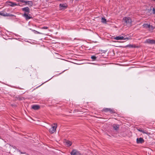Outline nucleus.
Listing matches in <instances>:
<instances>
[{
	"mask_svg": "<svg viewBox=\"0 0 155 155\" xmlns=\"http://www.w3.org/2000/svg\"><path fill=\"white\" fill-rule=\"evenodd\" d=\"M91 58L92 59V61H94L96 60L97 57H96L95 56L93 55L91 56Z\"/></svg>",
	"mask_w": 155,
	"mask_h": 155,
	"instance_id": "aec40b11",
	"label": "nucleus"
},
{
	"mask_svg": "<svg viewBox=\"0 0 155 155\" xmlns=\"http://www.w3.org/2000/svg\"><path fill=\"white\" fill-rule=\"evenodd\" d=\"M72 144V142L69 141H67L66 142V144L68 146H71Z\"/></svg>",
	"mask_w": 155,
	"mask_h": 155,
	"instance_id": "f3484780",
	"label": "nucleus"
},
{
	"mask_svg": "<svg viewBox=\"0 0 155 155\" xmlns=\"http://www.w3.org/2000/svg\"><path fill=\"white\" fill-rule=\"evenodd\" d=\"M152 11L153 12V13L154 14H155V8H153Z\"/></svg>",
	"mask_w": 155,
	"mask_h": 155,
	"instance_id": "393cba45",
	"label": "nucleus"
},
{
	"mask_svg": "<svg viewBox=\"0 0 155 155\" xmlns=\"http://www.w3.org/2000/svg\"><path fill=\"white\" fill-rule=\"evenodd\" d=\"M137 130L140 132H142L143 134H146L147 135L150 134L148 132L144 130V129H143L142 128H137Z\"/></svg>",
	"mask_w": 155,
	"mask_h": 155,
	"instance_id": "0eeeda50",
	"label": "nucleus"
},
{
	"mask_svg": "<svg viewBox=\"0 0 155 155\" xmlns=\"http://www.w3.org/2000/svg\"><path fill=\"white\" fill-rule=\"evenodd\" d=\"M127 47H130V48H135L136 47V46H135V45H127Z\"/></svg>",
	"mask_w": 155,
	"mask_h": 155,
	"instance_id": "5701e85b",
	"label": "nucleus"
},
{
	"mask_svg": "<svg viewBox=\"0 0 155 155\" xmlns=\"http://www.w3.org/2000/svg\"><path fill=\"white\" fill-rule=\"evenodd\" d=\"M54 126H52L49 130V132L51 134L54 133L55 131L57 125V123H54Z\"/></svg>",
	"mask_w": 155,
	"mask_h": 155,
	"instance_id": "39448f33",
	"label": "nucleus"
},
{
	"mask_svg": "<svg viewBox=\"0 0 155 155\" xmlns=\"http://www.w3.org/2000/svg\"><path fill=\"white\" fill-rule=\"evenodd\" d=\"M155 27H154L152 25H149V27H148V30L149 31H153L154 30V29Z\"/></svg>",
	"mask_w": 155,
	"mask_h": 155,
	"instance_id": "dca6fc26",
	"label": "nucleus"
},
{
	"mask_svg": "<svg viewBox=\"0 0 155 155\" xmlns=\"http://www.w3.org/2000/svg\"><path fill=\"white\" fill-rule=\"evenodd\" d=\"M17 99L19 100H21L22 99V98L18 97H17Z\"/></svg>",
	"mask_w": 155,
	"mask_h": 155,
	"instance_id": "a878e982",
	"label": "nucleus"
},
{
	"mask_svg": "<svg viewBox=\"0 0 155 155\" xmlns=\"http://www.w3.org/2000/svg\"><path fill=\"white\" fill-rule=\"evenodd\" d=\"M48 28V27L46 26H44L42 28V29H47Z\"/></svg>",
	"mask_w": 155,
	"mask_h": 155,
	"instance_id": "bb28decb",
	"label": "nucleus"
},
{
	"mask_svg": "<svg viewBox=\"0 0 155 155\" xmlns=\"http://www.w3.org/2000/svg\"><path fill=\"white\" fill-rule=\"evenodd\" d=\"M7 3L10 6L13 7L17 5L15 3L13 2H7Z\"/></svg>",
	"mask_w": 155,
	"mask_h": 155,
	"instance_id": "9b49d317",
	"label": "nucleus"
},
{
	"mask_svg": "<svg viewBox=\"0 0 155 155\" xmlns=\"http://www.w3.org/2000/svg\"><path fill=\"white\" fill-rule=\"evenodd\" d=\"M101 22L103 23H105L106 22V20L104 18H102L101 19Z\"/></svg>",
	"mask_w": 155,
	"mask_h": 155,
	"instance_id": "412c9836",
	"label": "nucleus"
},
{
	"mask_svg": "<svg viewBox=\"0 0 155 155\" xmlns=\"http://www.w3.org/2000/svg\"><path fill=\"white\" fill-rule=\"evenodd\" d=\"M0 15H1L6 17V16H15L14 15L10 14H8L6 13V12L4 11H2L0 12Z\"/></svg>",
	"mask_w": 155,
	"mask_h": 155,
	"instance_id": "f03ea898",
	"label": "nucleus"
},
{
	"mask_svg": "<svg viewBox=\"0 0 155 155\" xmlns=\"http://www.w3.org/2000/svg\"><path fill=\"white\" fill-rule=\"evenodd\" d=\"M102 111H104V112H107L108 111H109L111 114L116 113V112L113 109L109 108H104L103 109Z\"/></svg>",
	"mask_w": 155,
	"mask_h": 155,
	"instance_id": "7ed1b4c3",
	"label": "nucleus"
},
{
	"mask_svg": "<svg viewBox=\"0 0 155 155\" xmlns=\"http://www.w3.org/2000/svg\"><path fill=\"white\" fill-rule=\"evenodd\" d=\"M20 2L22 3H25L26 4H28V2H29V1H25L24 0H20Z\"/></svg>",
	"mask_w": 155,
	"mask_h": 155,
	"instance_id": "a211bd4d",
	"label": "nucleus"
},
{
	"mask_svg": "<svg viewBox=\"0 0 155 155\" xmlns=\"http://www.w3.org/2000/svg\"><path fill=\"white\" fill-rule=\"evenodd\" d=\"M30 6H32L33 5V2L32 1H29L28 2V4Z\"/></svg>",
	"mask_w": 155,
	"mask_h": 155,
	"instance_id": "4be33fe9",
	"label": "nucleus"
},
{
	"mask_svg": "<svg viewBox=\"0 0 155 155\" xmlns=\"http://www.w3.org/2000/svg\"><path fill=\"white\" fill-rule=\"evenodd\" d=\"M32 31H34V32L35 33H37V34H40V33L37 31H36L35 30H32Z\"/></svg>",
	"mask_w": 155,
	"mask_h": 155,
	"instance_id": "b1692460",
	"label": "nucleus"
},
{
	"mask_svg": "<svg viewBox=\"0 0 155 155\" xmlns=\"http://www.w3.org/2000/svg\"><path fill=\"white\" fill-rule=\"evenodd\" d=\"M149 25H148V24H144L143 25V28L147 29L148 28Z\"/></svg>",
	"mask_w": 155,
	"mask_h": 155,
	"instance_id": "6ab92c4d",
	"label": "nucleus"
},
{
	"mask_svg": "<svg viewBox=\"0 0 155 155\" xmlns=\"http://www.w3.org/2000/svg\"><path fill=\"white\" fill-rule=\"evenodd\" d=\"M114 38L117 40H129L130 39V38L128 37H127L125 35H124V36H118Z\"/></svg>",
	"mask_w": 155,
	"mask_h": 155,
	"instance_id": "20e7f679",
	"label": "nucleus"
},
{
	"mask_svg": "<svg viewBox=\"0 0 155 155\" xmlns=\"http://www.w3.org/2000/svg\"><path fill=\"white\" fill-rule=\"evenodd\" d=\"M22 11L25 12V13H29L30 12V8L28 7H26L22 8Z\"/></svg>",
	"mask_w": 155,
	"mask_h": 155,
	"instance_id": "6e6552de",
	"label": "nucleus"
},
{
	"mask_svg": "<svg viewBox=\"0 0 155 155\" xmlns=\"http://www.w3.org/2000/svg\"><path fill=\"white\" fill-rule=\"evenodd\" d=\"M19 152H20V153H21V154H25V153H23V152H21V151H20V150H19Z\"/></svg>",
	"mask_w": 155,
	"mask_h": 155,
	"instance_id": "c85d7f7f",
	"label": "nucleus"
},
{
	"mask_svg": "<svg viewBox=\"0 0 155 155\" xmlns=\"http://www.w3.org/2000/svg\"><path fill=\"white\" fill-rule=\"evenodd\" d=\"M76 155H81V153L79 151H78Z\"/></svg>",
	"mask_w": 155,
	"mask_h": 155,
	"instance_id": "cd10ccee",
	"label": "nucleus"
},
{
	"mask_svg": "<svg viewBox=\"0 0 155 155\" xmlns=\"http://www.w3.org/2000/svg\"><path fill=\"white\" fill-rule=\"evenodd\" d=\"M122 35H124V34H122Z\"/></svg>",
	"mask_w": 155,
	"mask_h": 155,
	"instance_id": "c756f323",
	"label": "nucleus"
},
{
	"mask_svg": "<svg viewBox=\"0 0 155 155\" xmlns=\"http://www.w3.org/2000/svg\"><path fill=\"white\" fill-rule=\"evenodd\" d=\"M113 127L114 130H117L119 129V125L117 124H114L113 125Z\"/></svg>",
	"mask_w": 155,
	"mask_h": 155,
	"instance_id": "4468645a",
	"label": "nucleus"
},
{
	"mask_svg": "<svg viewBox=\"0 0 155 155\" xmlns=\"http://www.w3.org/2000/svg\"><path fill=\"white\" fill-rule=\"evenodd\" d=\"M144 141V140L142 137L137 138V143H142Z\"/></svg>",
	"mask_w": 155,
	"mask_h": 155,
	"instance_id": "1a4fd4ad",
	"label": "nucleus"
},
{
	"mask_svg": "<svg viewBox=\"0 0 155 155\" xmlns=\"http://www.w3.org/2000/svg\"><path fill=\"white\" fill-rule=\"evenodd\" d=\"M146 41L148 43L155 44V41L153 40L147 39Z\"/></svg>",
	"mask_w": 155,
	"mask_h": 155,
	"instance_id": "f8f14e48",
	"label": "nucleus"
},
{
	"mask_svg": "<svg viewBox=\"0 0 155 155\" xmlns=\"http://www.w3.org/2000/svg\"><path fill=\"white\" fill-rule=\"evenodd\" d=\"M23 16L25 17L26 20L32 18V17L31 16V15L29 14V13H24L22 15Z\"/></svg>",
	"mask_w": 155,
	"mask_h": 155,
	"instance_id": "423d86ee",
	"label": "nucleus"
},
{
	"mask_svg": "<svg viewBox=\"0 0 155 155\" xmlns=\"http://www.w3.org/2000/svg\"><path fill=\"white\" fill-rule=\"evenodd\" d=\"M40 108L39 106L37 105H33L32 106V108L35 110H38Z\"/></svg>",
	"mask_w": 155,
	"mask_h": 155,
	"instance_id": "ddd939ff",
	"label": "nucleus"
},
{
	"mask_svg": "<svg viewBox=\"0 0 155 155\" xmlns=\"http://www.w3.org/2000/svg\"><path fill=\"white\" fill-rule=\"evenodd\" d=\"M60 6L61 9H65L68 7L67 5L66 4L61 3L60 4Z\"/></svg>",
	"mask_w": 155,
	"mask_h": 155,
	"instance_id": "9d476101",
	"label": "nucleus"
},
{
	"mask_svg": "<svg viewBox=\"0 0 155 155\" xmlns=\"http://www.w3.org/2000/svg\"><path fill=\"white\" fill-rule=\"evenodd\" d=\"M123 22L124 25H127L128 26H131L132 25V20L129 17H124L123 19Z\"/></svg>",
	"mask_w": 155,
	"mask_h": 155,
	"instance_id": "f257e3e1",
	"label": "nucleus"
},
{
	"mask_svg": "<svg viewBox=\"0 0 155 155\" xmlns=\"http://www.w3.org/2000/svg\"><path fill=\"white\" fill-rule=\"evenodd\" d=\"M78 151L74 149L71 152L70 154L71 155H76Z\"/></svg>",
	"mask_w": 155,
	"mask_h": 155,
	"instance_id": "2eb2a0df",
	"label": "nucleus"
}]
</instances>
